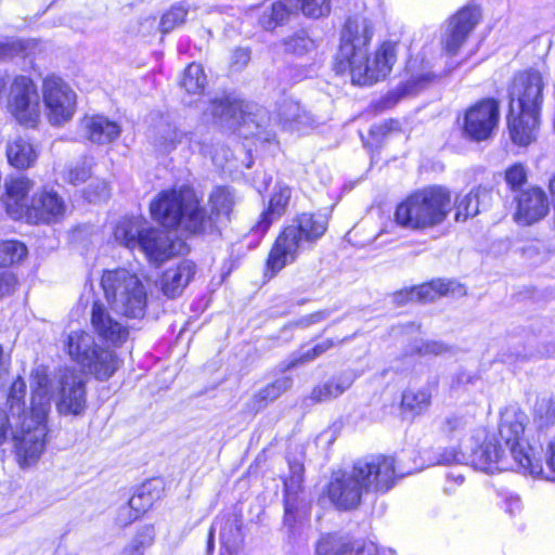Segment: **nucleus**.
Returning a JSON list of instances; mask_svg holds the SVG:
<instances>
[{"instance_id": "nucleus-1", "label": "nucleus", "mask_w": 555, "mask_h": 555, "mask_svg": "<svg viewBox=\"0 0 555 555\" xmlns=\"http://www.w3.org/2000/svg\"><path fill=\"white\" fill-rule=\"evenodd\" d=\"M30 410H26V383L17 377L11 385L7 403L13 418L12 438L17 462L27 467L38 461L44 451L46 420L51 406L52 382L43 367H37L33 374Z\"/></svg>"}, {"instance_id": "nucleus-2", "label": "nucleus", "mask_w": 555, "mask_h": 555, "mask_svg": "<svg viewBox=\"0 0 555 555\" xmlns=\"http://www.w3.org/2000/svg\"><path fill=\"white\" fill-rule=\"evenodd\" d=\"M373 37L371 22L361 16L347 20L340 36V46L336 55V70L349 72L354 85H372L385 78L397 60V44L384 42L374 57L367 56V46Z\"/></svg>"}, {"instance_id": "nucleus-3", "label": "nucleus", "mask_w": 555, "mask_h": 555, "mask_svg": "<svg viewBox=\"0 0 555 555\" xmlns=\"http://www.w3.org/2000/svg\"><path fill=\"white\" fill-rule=\"evenodd\" d=\"M234 203V194L228 188L215 189L209 196L211 216L207 217L195 192L190 188H181L160 193L151 203L150 210L153 219L165 228L199 233L212 223L229 219Z\"/></svg>"}, {"instance_id": "nucleus-4", "label": "nucleus", "mask_w": 555, "mask_h": 555, "mask_svg": "<svg viewBox=\"0 0 555 555\" xmlns=\"http://www.w3.org/2000/svg\"><path fill=\"white\" fill-rule=\"evenodd\" d=\"M327 229L320 215L304 212L287 224L275 238L266 263V275L274 276L286 266L295 262L299 255L311 248Z\"/></svg>"}, {"instance_id": "nucleus-5", "label": "nucleus", "mask_w": 555, "mask_h": 555, "mask_svg": "<svg viewBox=\"0 0 555 555\" xmlns=\"http://www.w3.org/2000/svg\"><path fill=\"white\" fill-rule=\"evenodd\" d=\"M451 210V193L440 185L410 194L396 208L395 221L404 229L423 231L441 224Z\"/></svg>"}, {"instance_id": "nucleus-6", "label": "nucleus", "mask_w": 555, "mask_h": 555, "mask_svg": "<svg viewBox=\"0 0 555 555\" xmlns=\"http://www.w3.org/2000/svg\"><path fill=\"white\" fill-rule=\"evenodd\" d=\"M101 288L109 307L128 318H142L147 304L146 287L141 279L125 268L104 270Z\"/></svg>"}, {"instance_id": "nucleus-7", "label": "nucleus", "mask_w": 555, "mask_h": 555, "mask_svg": "<svg viewBox=\"0 0 555 555\" xmlns=\"http://www.w3.org/2000/svg\"><path fill=\"white\" fill-rule=\"evenodd\" d=\"M69 358L96 379H108L119 367L116 353L96 344L94 336L87 331H73L64 340Z\"/></svg>"}, {"instance_id": "nucleus-8", "label": "nucleus", "mask_w": 555, "mask_h": 555, "mask_svg": "<svg viewBox=\"0 0 555 555\" xmlns=\"http://www.w3.org/2000/svg\"><path fill=\"white\" fill-rule=\"evenodd\" d=\"M527 418L525 412L518 408H506L501 415L500 442L507 449L517 469L524 474L539 475L543 472L542 462L533 455L532 448L522 439Z\"/></svg>"}, {"instance_id": "nucleus-9", "label": "nucleus", "mask_w": 555, "mask_h": 555, "mask_svg": "<svg viewBox=\"0 0 555 555\" xmlns=\"http://www.w3.org/2000/svg\"><path fill=\"white\" fill-rule=\"evenodd\" d=\"M41 94L47 119L52 126H63L72 120L77 95L67 82L57 76H48L42 80Z\"/></svg>"}, {"instance_id": "nucleus-10", "label": "nucleus", "mask_w": 555, "mask_h": 555, "mask_svg": "<svg viewBox=\"0 0 555 555\" xmlns=\"http://www.w3.org/2000/svg\"><path fill=\"white\" fill-rule=\"evenodd\" d=\"M7 109L21 125L35 128L41 114L40 95L34 80L17 76L10 86Z\"/></svg>"}, {"instance_id": "nucleus-11", "label": "nucleus", "mask_w": 555, "mask_h": 555, "mask_svg": "<svg viewBox=\"0 0 555 555\" xmlns=\"http://www.w3.org/2000/svg\"><path fill=\"white\" fill-rule=\"evenodd\" d=\"M544 77L537 69L518 73L509 87L511 114L516 111L529 112V121L533 120V113L540 114L543 102Z\"/></svg>"}, {"instance_id": "nucleus-12", "label": "nucleus", "mask_w": 555, "mask_h": 555, "mask_svg": "<svg viewBox=\"0 0 555 555\" xmlns=\"http://www.w3.org/2000/svg\"><path fill=\"white\" fill-rule=\"evenodd\" d=\"M299 10L307 16L318 18L328 14L330 0H274L263 11L259 23L264 29L272 30Z\"/></svg>"}, {"instance_id": "nucleus-13", "label": "nucleus", "mask_w": 555, "mask_h": 555, "mask_svg": "<svg viewBox=\"0 0 555 555\" xmlns=\"http://www.w3.org/2000/svg\"><path fill=\"white\" fill-rule=\"evenodd\" d=\"M367 492L388 491L395 485V460L385 455H372L357 461L352 467Z\"/></svg>"}, {"instance_id": "nucleus-14", "label": "nucleus", "mask_w": 555, "mask_h": 555, "mask_svg": "<svg viewBox=\"0 0 555 555\" xmlns=\"http://www.w3.org/2000/svg\"><path fill=\"white\" fill-rule=\"evenodd\" d=\"M500 119L499 103L493 99H485L466 109L462 130L469 140L480 142L489 139Z\"/></svg>"}, {"instance_id": "nucleus-15", "label": "nucleus", "mask_w": 555, "mask_h": 555, "mask_svg": "<svg viewBox=\"0 0 555 555\" xmlns=\"http://www.w3.org/2000/svg\"><path fill=\"white\" fill-rule=\"evenodd\" d=\"M56 409L62 415H80L86 408V387L81 375L74 369H64L55 379Z\"/></svg>"}, {"instance_id": "nucleus-16", "label": "nucleus", "mask_w": 555, "mask_h": 555, "mask_svg": "<svg viewBox=\"0 0 555 555\" xmlns=\"http://www.w3.org/2000/svg\"><path fill=\"white\" fill-rule=\"evenodd\" d=\"M211 115L222 125L230 129H236L241 125H248L253 122L256 128H263L259 120L255 118L258 115H253L249 112V105L240 99L232 96H222L215 99L210 105Z\"/></svg>"}, {"instance_id": "nucleus-17", "label": "nucleus", "mask_w": 555, "mask_h": 555, "mask_svg": "<svg viewBox=\"0 0 555 555\" xmlns=\"http://www.w3.org/2000/svg\"><path fill=\"white\" fill-rule=\"evenodd\" d=\"M480 13L476 8H463L453 15L442 35L441 43L446 53L454 55L459 52L468 35L477 25Z\"/></svg>"}, {"instance_id": "nucleus-18", "label": "nucleus", "mask_w": 555, "mask_h": 555, "mask_svg": "<svg viewBox=\"0 0 555 555\" xmlns=\"http://www.w3.org/2000/svg\"><path fill=\"white\" fill-rule=\"evenodd\" d=\"M328 498L331 502L340 509H351L357 507L366 489L362 487V482L354 470L335 477L328 485Z\"/></svg>"}, {"instance_id": "nucleus-19", "label": "nucleus", "mask_w": 555, "mask_h": 555, "mask_svg": "<svg viewBox=\"0 0 555 555\" xmlns=\"http://www.w3.org/2000/svg\"><path fill=\"white\" fill-rule=\"evenodd\" d=\"M468 463L477 469L493 474L517 468L507 449L499 442L487 441L468 456Z\"/></svg>"}, {"instance_id": "nucleus-20", "label": "nucleus", "mask_w": 555, "mask_h": 555, "mask_svg": "<svg viewBox=\"0 0 555 555\" xmlns=\"http://www.w3.org/2000/svg\"><path fill=\"white\" fill-rule=\"evenodd\" d=\"M515 221L520 225H531L543 219L548 212V201L540 188H530L516 197Z\"/></svg>"}, {"instance_id": "nucleus-21", "label": "nucleus", "mask_w": 555, "mask_h": 555, "mask_svg": "<svg viewBox=\"0 0 555 555\" xmlns=\"http://www.w3.org/2000/svg\"><path fill=\"white\" fill-rule=\"evenodd\" d=\"M90 321L99 337L113 346H120L128 339L127 325L113 318L103 302H93Z\"/></svg>"}, {"instance_id": "nucleus-22", "label": "nucleus", "mask_w": 555, "mask_h": 555, "mask_svg": "<svg viewBox=\"0 0 555 555\" xmlns=\"http://www.w3.org/2000/svg\"><path fill=\"white\" fill-rule=\"evenodd\" d=\"M65 209V203L56 192L43 190L31 198L25 217L30 222L50 223L63 218Z\"/></svg>"}, {"instance_id": "nucleus-23", "label": "nucleus", "mask_w": 555, "mask_h": 555, "mask_svg": "<svg viewBox=\"0 0 555 555\" xmlns=\"http://www.w3.org/2000/svg\"><path fill=\"white\" fill-rule=\"evenodd\" d=\"M151 262L162 263L177 253V244L168 233L155 228H147L139 246Z\"/></svg>"}, {"instance_id": "nucleus-24", "label": "nucleus", "mask_w": 555, "mask_h": 555, "mask_svg": "<svg viewBox=\"0 0 555 555\" xmlns=\"http://www.w3.org/2000/svg\"><path fill=\"white\" fill-rule=\"evenodd\" d=\"M33 186V181L27 177L11 179L5 183L4 204L8 214L13 219H21L26 216L30 206L27 195Z\"/></svg>"}, {"instance_id": "nucleus-25", "label": "nucleus", "mask_w": 555, "mask_h": 555, "mask_svg": "<svg viewBox=\"0 0 555 555\" xmlns=\"http://www.w3.org/2000/svg\"><path fill=\"white\" fill-rule=\"evenodd\" d=\"M453 286L454 282L451 281L433 280L429 283L401 291L395 294L393 298L399 305L406 301L427 302L453 292Z\"/></svg>"}, {"instance_id": "nucleus-26", "label": "nucleus", "mask_w": 555, "mask_h": 555, "mask_svg": "<svg viewBox=\"0 0 555 555\" xmlns=\"http://www.w3.org/2000/svg\"><path fill=\"white\" fill-rule=\"evenodd\" d=\"M85 135L93 143L107 144L120 134V126L105 116H86L81 120Z\"/></svg>"}, {"instance_id": "nucleus-27", "label": "nucleus", "mask_w": 555, "mask_h": 555, "mask_svg": "<svg viewBox=\"0 0 555 555\" xmlns=\"http://www.w3.org/2000/svg\"><path fill=\"white\" fill-rule=\"evenodd\" d=\"M5 151L9 164L20 170L33 167L39 155L37 147L23 137L9 140Z\"/></svg>"}, {"instance_id": "nucleus-28", "label": "nucleus", "mask_w": 555, "mask_h": 555, "mask_svg": "<svg viewBox=\"0 0 555 555\" xmlns=\"http://www.w3.org/2000/svg\"><path fill=\"white\" fill-rule=\"evenodd\" d=\"M194 273L195 266L188 260L181 261L177 267L167 269L162 278L163 293L170 298L180 295Z\"/></svg>"}, {"instance_id": "nucleus-29", "label": "nucleus", "mask_w": 555, "mask_h": 555, "mask_svg": "<svg viewBox=\"0 0 555 555\" xmlns=\"http://www.w3.org/2000/svg\"><path fill=\"white\" fill-rule=\"evenodd\" d=\"M292 190L284 183L274 186L269 207L261 214V219L256 225V231L266 233L271 223L279 219L284 212L291 199Z\"/></svg>"}, {"instance_id": "nucleus-30", "label": "nucleus", "mask_w": 555, "mask_h": 555, "mask_svg": "<svg viewBox=\"0 0 555 555\" xmlns=\"http://www.w3.org/2000/svg\"><path fill=\"white\" fill-rule=\"evenodd\" d=\"M529 112L517 111V116L508 115V130L511 139L515 144L526 146L535 139V131L539 125V114L533 113V120L529 121Z\"/></svg>"}, {"instance_id": "nucleus-31", "label": "nucleus", "mask_w": 555, "mask_h": 555, "mask_svg": "<svg viewBox=\"0 0 555 555\" xmlns=\"http://www.w3.org/2000/svg\"><path fill=\"white\" fill-rule=\"evenodd\" d=\"M292 385L293 379L288 376L278 378L271 384H268L246 402L247 413H258L260 410L264 409L270 402L274 401L282 393L287 391L292 387Z\"/></svg>"}, {"instance_id": "nucleus-32", "label": "nucleus", "mask_w": 555, "mask_h": 555, "mask_svg": "<svg viewBox=\"0 0 555 555\" xmlns=\"http://www.w3.org/2000/svg\"><path fill=\"white\" fill-rule=\"evenodd\" d=\"M145 222L135 217L120 219L114 228L115 241L128 249H139L141 237L145 233Z\"/></svg>"}, {"instance_id": "nucleus-33", "label": "nucleus", "mask_w": 555, "mask_h": 555, "mask_svg": "<svg viewBox=\"0 0 555 555\" xmlns=\"http://www.w3.org/2000/svg\"><path fill=\"white\" fill-rule=\"evenodd\" d=\"M406 69L410 77L402 87L404 94L417 93L430 83L435 77L428 63H424L417 59L410 60Z\"/></svg>"}, {"instance_id": "nucleus-34", "label": "nucleus", "mask_w": 555, "mask_h": 555, "mask_svg": "<svg viewBox=\"0 0 555 555\" xmlns=\"http://www.w3.org/2000/svg\"><path fill=\"white\" fill-rule=\"evenodd\" d=\"M353 383L350 374L334 376L326 383L313 388L311 399L317 402L327 401L344 393Z\"/></svg>"}, {"instance_id": "nucleus-35", "label": "nucleus", "mask_w": 555, "mask_h": 555, "mask_svg": "<svg viewBox=\"0 0 555 555\" xmlns=\"http://www.w3.org/2000/svg\"><path fill=\"white\" fill-rule=\"evenodd\" d=\"M490 194L487 190L476 189L456 199V221H465L479 212L481 202L488 199Z\"/></svg>"}, {"instance_id": "nucleus-36", "label": "nucleus", "mask_w": 555, "mask_h": 555, "mask_svg": "<svg viewBox=\"0 0 555 555\" xmlns=\"http://www.w3.org/2000/svg\"><path fill=\"white\" fill-rule=\"evenodd\" d=\"M309 116L301 108L299 103L287 100L279 109V121L282 127L288 130H301L309 122Z\"/></svg>"}, {"instance_id": "nucleus-37", "label": "nucleus", "mask_w": 555, "mask_h": 555, "mask_svg": "<svg viewBox=\"0 0 555 555\" xmlns=\"http://www.w3.org/2000/svg\"><path fill=\"white\" fill-rule=\"evenodd\" d=\"M431 404V393L427 389L405 390L401 399L403 413L417 416L425 413Z\"/></svg>"}, {"instance_id": "nucleus-38", "label": "nucleus", "mask_w": 555, "mask_h": 555, "mask_svg": "<svg viewBox=\"0 0 555 555\" xmlns=\"http://www.w3.org/2000/svg\"><path fill=\"white\" fill-rule=\"evenodd\" d=\"M344 341L345 339L334 340L332 338H326L318 343L310 349L295 352L289 357L288 362L286 364V369L291 370L296 366L310 363L318 359L319 357H321L322 354H324L330 349L334 348L335 346L341 345Z\"/></svg>"}, {"instance_id": "nucleus-39", "label": "nucleus", "mask_w": 555, "mask_h": 555, "mask_svg": "<svg viewBox=\"0 0 555 555\" xmlns=\"http://www.w3.org/2000/svg\"><path fill=\"white\" fill-rule=\"evenodd\" d=\"M354 547L349 539L336 534L322 537L317 545V555H347L352 554Z\"/></svg>"}, {"instance_id": "nucleus-40", "label": "nucleus", "mask_w": 555, "mask_h": 555, "mask_svg": "<svg viewBox=\"0 0 555 555\" xmlns=\"http://www.w3.org/2000/svg\"><path fill=\"white\" fill-rule=\"evenodd\" d=\"M207 83V77L201 64L191 63L184 70L180 85L190 94H201Z\"/></svg>"}, {"instance_id": "nucleus-41", "label": "nucleus", "mask_w": 555, "mask_h": 555, "mask_svg": "<svg viewBox=\"0 0 555 555\" xmlns=\"http://www.w3.org/2000/svg\"><path fill=\"white\" fill-rule=\"evenodd\" d=\"M292 476L284 481L286 492L285 499V524H291L293 519V504L291 503V494L296 493L302 481L304 466L299 462H289Z\"/></svg>"}, {"instance_id": "nucleus-42", "label": "nucleus", "mask_w": 555, "mask_h": 555, "mask_svg": "<svg viewBox=\"0 0 555 555\" xmlns=\"http://www.w3.org/2000/svg\"><path fill=\"white\" fill-rule=\"evenodd\" d=\"M472 425L473 417L454 413L447 415L442 420L439 429L444 436L451 439H461Z\"/></svg>"}, {"instance_id": "nucleus-43", "label": "nucleus", "mask_w": 555, "mask_h": 555, "mask_svg": "<svg viewBox=\"0 0 555 555\" xmlns=\"http://www.w3.org/2000/svg\"><path fill=\"white\" fill-rule=\"evenodd\" d=\"M27 255V247L17 241L0 244V266L7 267L22 261Z\"/></svg>"}, {"instance_id": "nucleus-44", "label": "nucleus", "mask_w": 555, "mask_h": 555, "mask_svg": "<svg viewBox=\"0 0 555 555\" xmlns=\"http://www.w3.org/2000/svg\"><path fill=\"white\" fill-rule=\"evenodd\" d=\"M220 539L230 555L236 554L243 541L240 525L236 521H228L220 532Z\"/></svg>"}, {"instance_id": "nucleus-45", "label": "nucleus", "mask_w": 555, "mask_h": 555, "mask_svg": "<svg viewBox=\"0 0 555 555\" xmlns=\"http://www.w3.org/2000/svg\"><path fill=\"white\" fill-rule=\"evenodd\" d=\"M158 499V493H154L152 491V485H143L137 493H134L128 501V503L133 507V509L139 513V515L144 514L147 509H150L155 500Z\"/></svg>"}, {"instance_id": "nucleus-46", "label": "nucleus", "mask_w": 555, "mask_h": 555, "mask_svg": "<svg viewBox=\"0 0 555 555\" xmlns=\"http://www.w3.org/2000/svg\"><path fill=\"white\" fill-rule=\"evenodd\" d=\"M183 133L171 125H164L158 130L155 144L162 152H170L181 141Z\"/></svg>"}, {"instance_id": "nucleus-47", "label": "nucleus", "mask_w": 555, "mask_h": 555, "mask_svg": "<svg viewBox=\"0 0 555 555\" xmlns=\"http://www.w3.org/2000/svg\"><path fill=\"white\" fill-rule=\"evenodd\" d=\"M285 51L302 55L314 49V41L305 31H299L284 40Z\"/></svg>"}, {"instance_id": "nucleus-48", "label": "nucleus", "mask_w": 555, "mask_h": 555, "mask_svg": "<svg viewBox=\"0 0 555 555\" xmlns=\"http://www.w3.org/2000/svg\"><path fill=\"white\" fill-rule=\"evenodd\" d=\"M188 10L183 5H173L160 20L159 26L163 33H169L184 23Z\"/></svg>"}, {"instance_id": "nucleus-49", "label": "nucleus", "mask_w": 555, "mask_h": 555, "mask_svg": "<svg viewBox=\"0 0 555 555\" xmlns=\"http://www.w3.org/2000/svg\"><path fill=\"white\" fill-rule=\"evenodd\" d=\"M88 159L85 157L82 162L69 167L64 173V179L73 185L86 182L91 176V163Z\"/></svg>"}, {"instance_id": "nucleus-50", "label": "nucleus", "mask_w": 555, "mask_h": 555, "mask_svg": "<svg viewBox=\"0 0 555 555\" xmlns=\"http://www.w3.org/2000/svg\"><path fill=\"white\" fill-rule=\"evenodd\" d=\"M534 417L540 427L548 426L555 420V406L551 399H539L534 404Z\"/></svg>"}, {"instance_id": "nucleus-51", "label": "nucleus", "mask_w": 555, "mask_h": 555, "mask_svg": "<svg viewBox=\"0 0 555 555\" xmlns=\"http://www.w3.org/2000/svg\"><path fill=\"white\" fill-rule=\"evenodd\" d=\"M155 528L153 525H144L140 527L130 543L141 548L144 553L155 542Z\"/></svg>"}, {"instance_id": "nucleus-52", "label": "nucleus", "mask_w": 555, "mask_h": 555, "mask_svg": "<svg viewBox=\"0 0 555 555\" xmlns=\"http://www.w3.org/2000/svg\"><path fill=\"white\" fill-rule=\"evenodd\" d=\"M414 351L422 356H440L450 350V348L439 340H420L414 344Z\"/></svg>"}, {"instance_id": "nucleus-53", "label": "nucleus", "mask_w": 555, "mask_h": 555, "mask_svg": "<svg viewBox=\"0 0 555 555\" xmlns=\"http://www.w3.org/2000/svg\"><path fill=\"white\" fill-rule=\"evenodd\" d=\"M86 196L89 202L106 201L109 197L108 184L103 180L92 182L86 191Z\"/></svg>"}, {"instance_id": "nucleus-54", "label": "nucleus", "mask_w": 555, "mask_h": 555, "mask_svg": "<svg viewBox=\"0 0 555 555\" xmlns=\"http://www.w3.org/2000/svg\"><path fill=\"white\" fill-rule=\"evenodd\" d=\"M527 179V172L521 164H515L505 172V180L512 189L520 186Z\"/></svg>"}, {"instance_id": "nucleus-55", "label": "nucleus", "mask_w": 555, "mask_h": 555, "mask_svg": "<svg viewBox=\"0 0 555 555\" xmlns=\"http://www.w3.org/2000/svg\"><path fill=\"white\" fill-rule=\"evenodd\" d=\"M545 464L546 470L543 468L542 474H539V476H544L546 479L555 481V437L552 438L547 443L545 452ZM533 476L538 477V475Z\"/></svg>"}, {"instance_id": "nucleus-56", "label": "nucleus", "mask_w": 555, "mask_h": 555, "mask_svg": "<svg viewBox=\"0 0 555 555\" xmlns=\"http://www.w3.org/2000/svg\"><path fill=\"white\" fill-rule=\"evenodd\" d=\"M468 456L454 448L446 449L442 453L439 454L437 459V464L451 465V464H467Z\"/></svg>"}, {"instance_id": "nucleus-57", "label": "nucleus", "mask_w": 555, "mask_h": 555, "mask_svg": "<svg viewBox=\"0 0 555 555\" xmlns=\"http://www.w3.org/2000/svg\"><path fill=\"white\" fill-rule=\"evenodd\" d=\"M141 515L137 513L133 507L127 502L126 504L121 505L116 514V522L120 527H126L137 520Z\"/></svg>"}, {"instance_id": "nucleus-58", "label": "nucleus", "mask_w": 555, "mask_h": 555, "mask_svg": "<svg viewBox=\"0 0 555 555\" xmlns=\"http://www.w3.org/2000/svg\"><path fill=\"white\" fill-rule=\"evenodd\" d=\"M15 287V278L13 274L0 273V299L13 293Z\"/></svg>"}, {"instance_id": "nucleus-59", "label": "nucleus", "mask_w": 555, "mask_h": 555, "mask_svg": "<svg viewBox=\"0 0 555 555\" xmlns=\"http://www.w3.org/2000/svg\"><path fill=\"white\" fill-rule=\"evenodd\" d=\"M10 359L4 357L3 348L0 345V398L4 395V387L9 376Z\"/></svg>"}, {"instance_id": "nucleus-60", "label": "nucleus", "mask_w": 555, "mask_h": 555, "mask_svg": "<svg viewBox=\"0 0 555 555\" xmlns=\"http://www.w3.org/2000/svg\"><path fill=\"white\" fill-rule=\"evenodd\" d=\"M354 555H395L391 548H378L374 543H369L354 551Z\"/></svg>"}, {"instance_id": "nucleus-61", "label": "nucleus", "mask_w": 555, "mask_h": 555, "mask_svg": "<svg viewBox=\"0 0 555 555\" xmlns=\"http://www.w3.org/2000/svg\"><path fill=\"white\" fill-rule=\"evenodd\" d=\"M328 315L330 313L327 311H318L298 320L297 325L305 328L325 320Z\"/></svg>"}, {"instance_id": "nucleus-62", "label": "nucleus", "mask_w": 555, "mask_h": 555, "mask_svg": "<svg viewBox=\"0 0 555 555\" xmlns=\"http://www.w3.org/2000/svg\"><path fill=\"white\" fill-rule=\"evenodd\" d=\"M232 61L235 65H238L240 67L246 65L249 61L248 50L242 48L236 49L233 52Z\"/></svg>"}, {"instance_id": "nucleus-63", "label": "nucleus", "mask_w": 555, "mask_h": 555, "mask_svg": "<svg viewBox=\"0 0 555 555\" xmlns=\"http://www.w3.org/2000/svg\"><path fill=\"white\" fill-rule=\"evenodd\" d=\"M10 427L9 417L0 410V446L7 440Z\"/></svg>"}, {"instance_id": "nucleus-64", "label": "nucleus", "mask_w": 555, "mask_h": 555, "mask_svg": "<svg viewBox=\"0 0 555 555\" xmlns=\"http://www.w3.org/2000/svg\"><path fill=\"white\" fill-rule=\"evenodd\" d=\"M120 555H144V552L138 546L132 545L130 542L122 548Z\"/></svg>"}]
</instances>
